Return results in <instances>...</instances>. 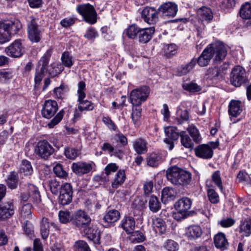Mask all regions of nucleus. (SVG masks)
Returning <instances> with one entry per match:
<instances>
[{
	"mask_svg": "<svg viewBox=\"0 0 251 251\" xmlns=\"http://www.w3.org/2000/svg\"><path fill=\"white\" fill-rule=\"evenodd\" d=\"M227 50L226 46L220 42H216L209 45L198 58L195 59L200 66L205 67L209 64L212 57L214 62L218 63L225 58Z\"/></svg>",
	"mask_w": 251,
	"mask_h": 251,
	"instance_id": "obj_1",
	"label": "nucleus"
},
{
	"mask_svg": "<svg viewBox=\"0 0 251 251\" xmlns=\"http://www.w3.org/2000/svg\"><path fill=\"white\" fill-rule=\"evenodd\" d=\"M166 177L171 183L177 186H186L191 181V173L185 170L174 166L168 169Z\"/></svg>",
	"mask_w": 251,
	"mask_h": 251,
	"instance_id": "obj_2",
	"label": "nucleus"
},
{
	"mask_svg": "<svg viewBox=\"0 0 251 251\" xmlns=\"http://www.w3.org/2000/svg\"><path fill=\"white\" fill-rule=\"evenodd\" d=\"M91 218L84 211L78 210L73 215V225L84 233H88Z\"/></svg>",
	"mask_w": 251,
	"mask_h": 251,
	"instance_id": "obj_3",
	"label": "nucleus"
},
{
	"mask_svg": "<svg viewBox=\"0 0 251 251\" xmlns=\"http://www.w3.org/2000/svg\"><path fill=\"white\" fill-rule=\"evenodd\" d=\"M76 10L86 22L90 24L97 22V12L92 5L89 3L79 4Z\"/></svg>",
	"mask_w": 251,
	"mask_h": 251,
	"instance_id": "obj_4",
	"label": "nucleus"
},
{
	"mask_svg": "<svg viewBox=\"0 0 251 251\" xmlns=\"http://www.w3.org/2000/svg\"><path fill=\"white\" fill-rule=\"evenodd\" d=\"M150 88L147 86H142L133 90L130 94V102L132 105H140L145 101L150 94Z\"/></svg>",
	"mask_w": 251,
	"mask_h": 251,
	"instance_id": "obj_5",
	"label": "nucleus"
},
{
	"mask_svg": "<svg viewBox=\"0 0 251 251\" xmlns=\"http://www.w3.org/2000/svg\"><path fill=\"white\" fill-rule=\"evenodd\" d=\"M54 151V148L46 140L40 141L34 148V152L36 155L44 160H47Z\"/></svg>",
	"mask_w": 251,
	"mask_h": 251,
	"instance_id": "obj_6",
	"label": "nucleus"
},
{
	"mask_svg": "<svg viewBox=\"0 0 251 251\" xmlns=\"http://www.w3.org/2000/svg\"><path fill=\"white\" fill-rule=\"evenodd\" d=\"M38 19L30 16L27 20L28 38L32 42H39L41 39V33L38 28Z\"/></svg>",
	"mask_w": 251,
	"mask_h": 251,
	"instance_id": "obj_7",
	"label": "nucleus"
},
{
	"mask_svg": "<svg viewBox=\"0 0 251 251\" xmlns=\"http://www.w3.org/2000/svg\"><path fill=\"white\" fill-rule=\"evenodd\" d=\"M219 145L216 142H211L208 144H202L198 146L195 149L196 155L203 159H209L213 155V150Z\"/></svg>",
	"mask_w": 251,
	"mask_h": 251,
	"instance_id": "obj_8",
	"label": "nucleus"
},
{
	"mask_svg": "<svg viewBox=\"0 0 251 251\" xmlns=\"http://www.w3.org/2000/svg\"><path fill=\"white\" fill-rule=\"evenodd\" d=\"M5 51L9 56L18 58L22 56L25 52L23 41L17 39L5 48Z\"/></svg>",
	"mask_w": 251,
	"mask_h": 251,
	"instance_id": "obj_9",
	"label": "nucleus"
},
{
	"mask_svg": "<svg viewBox=\"0 0 251 251\" xmlns=\"http://www.w3.org/2000/svg\"><path fill=\"white\" fill-rule=\"evenodd\" d=\"M246 79V71L240 66L234 67L230 74V82L235 87H239L244 83Z\"/></svg>",
	"mask_w": 251,
	"mask_h": 251,
	"instance_id": "obj_10",
	"label": "nucleus"
},
{
	"mask_svg": "<svg viewBox=\"0 0 251 251\" xmlns=\"http://www.w3.org/2000/svg\"><path fill=\"white\" fill-rule=\"evenodd\" d=\"M192 205V201L190 199L184 197L176 202L175 208L178 214H180L181 218H185L188 215L189 210Z\"/></svg>",
	"mask_w": 251,
	"mask_h": 251,
	"instance_id": "obj_11",
	"label": "nucleus"
},
{
	"mask_svg": "<svg viewBox=\"0 0 251 251\" xmlns=\"http://www.w3.org/2000/svg\"><path fill=\"white\" fill-rule=\"evenodd\" d=\"M58 110V104L56 101L48 100L43 104L41 114L43 117L50 119L54 115Z\"/></svg>",
	"mask_w": 251,
	"mask_h": 251,
	"instance_id": "obj_12",
	"label": "nucleus"
},
{
	"mask_svg": "<svg viewBox=\"0 0 251 251\" xmlns=\"http://www.w3.org/2000/svg\"><path fill=\"white\" fill-rule=\"evenodd\" d=\"M167 136L164 141L168 145L169 150H172L174 148V141H176L179 136V132L178 129L175 126L167 127L165 129Z\"/></svg>",
	"mask_w": 251,
	"mask_h": 251,
	"instance_id": "obj_13",
	"label": "nucleus"
},
{
	"mask_svg": "<svg viewBox=\"0 0 251 251\" xmlns=\"http://www.w3.org/2000/svg\"><path fill=\"white\" fill-rule=\"evenodd\" d=\"M159 12L154 7H146L143 9L141 16L147 23L153 24L158 21Z\"/></svg>",
	"mask_w": 251,
	"mask_h": 251,
	"instance_id": "obj_14",
	"label": "nucleus"
},
{
	"mask_svg": "<svg viewBox=\"0 0 251 251\" xmlns=\"http://www.w3.org/2000/svg\"><path fill=\"white\" fill-rule=\"evenodd\" d=\"M14 211L13 200H9L0 204V221L10 218L14 214Z\"/></svg>",
	"mask_w": 251,
	"mask_h": 251,
	"instance_id": "obj_15",
	"label": "nucleus"
},
{
	"mask_svg": "<svg viewBox=\"0 0 251 251\" xmlns=\"http://www.w3.org/2000/svg\"><path fill=\"white\" fill-rule=\"evenodd\" d=\"M51 226L55 230L58 231L60 228L58 225L54 222L50 223L49 219L46 217H43L40 222V233L43 239H46L49 235L50 226Z\"/></svg>",
	"mask_w": 251,
	"mask_h": 251,
	"instance_id": "obj_16",
	"label": "nucleus"
},
{
	"mask_svg": "<svg viewBox=\"0 0 251 251\" xmlns=\"http://www.w3.org/2000/svg\"><path fill=\"white\" fill-rule=\"evenodd\" d=\"M159 12H161L163 16L167 17H174L178 10L177 5L173 2H168L161 4L158 9Z\"/></svg>",
	"mask_w": 251,
	"mask_h": 251,
	"instance_id": "obj_17",
	"label": "nucleus"
},
{
	"mask_svg": "<svg viewBox=\"0 0 251 251\" xmlns=\"http://www.w3.org/2000/svg\"><path fill=\"white\" fill-rule=\"evenodd\" d=\"M73 171L77 175L82 176L89 173L92 169V165L83 162L73 163L72 166Z\"/></svg>",
	"mask_w": 251,
	"mask_h": 251,
	"instance_id": "obj_18",
	"label": "nucleus"
},
{
	"mask_svg": "<svg viewBox=\"0 0 251 251\" xmlns=\"http://www.w3.org/2000/svg\"><path fill=\"white\" fill-rule=\"evenodd\" d=\"M1 22L11 36L17 34L22 28L21 22L17 19Z\"/></svg>",
	"mask_w": 251,
	"mask_h": 251,
	"instance_id": "obj_19",
	"label": "nucleus"
},
{
	"mask_svg": "<svg viewBox=\"0 0 251 251\" xmlns=\"http://www.w3.org/2000/svg\"><path fill=\"white\" fill-rule=\"evenodd\" d=\"M151 226L159 234H162L166 231L167 226L165 221L160 217H153L151 218Z\"/></svg>",
	"mask_w": 251,
	"mask_h": 251,
	"instance_id": "obj_20",
	"label": "nucleus"
},
{
	"mask_svg": "<svg viewBox=\"0 0 251 251\" xmlns=\"http://www.w3.org/2000/svg\"><path fill=\"white\" fill-rule=\"evenodd\" d=\"M242 111L243 105L240 100H232L230 101L228 110L230 116L237 117L241 114Z\"/></svg>",
	"mask_w": 251,
	"mask_h": 251,
	"instance_id": "obj_21",
	"label": "nucleus"
},
{
	"mask_svg": "<svg viewBox=\"0 0 251 251\" xmlns=\"http://www.w3.org/2000/svg\"><path fill=\"white\" fill-rule=\"evenodd\" d=\"M155 32V28L153 26L148 28H140L138 39L141 43H147L150 41L152 38V35Z\"/></svg>",
	"mask_w": 251,
	"mask_h": 251,
	"instance_id": "obj_22",
	"label": "nucleus"
},
{
	"mask_svg": "<svg viewBox=\"0 0 251 251\" xmlns=\"http://www.w3.org/2000/svg\"><path fill=\"white\" fill-rule=\"evenodd\" d=\"M148 143L147 141L141 138H138L133 142V148L139 155L145 154L148 151Z\"/></svg>",
	"mask_w": 251,
	"mask_h": 251,
	"instance_id": "obj_23",
	"label": "nucleus"
},
{
	"mask_svg": "<svg viewBox=\"0 0 251 251\" xmlns=\"http://www.w3.org/2000/svg\"><path fill=\"white\" fill-rule=\"evenodd\" d=\"M135 225V221L131 216L125 217L121 221V227L127 233L131 234L133 231Z\"/></svg>",
	"mask_w": 251,
	"mask_h": 251,
	"instance_id": "obj_24",
	"label": "nucleus"
},
{
	"mask_svg": "<svg viewBox=\"0 0 251 251\" xmlns=\"http://www.w3.org/2000/svg\"><path fill=\"white\" fill-rule=\"evenodd\" d=\"M26 193L31 197V201L38 204L41 202V196L38 188L34 185L28 184L26 186Z\"/></svg>",
	"mask_w": 251,
	"mask_h": 251,
	"instance_id": "obj_25",
	"label": "nucleus"
},
{
	"mask_svg": "<svg viewBox=\"0 0 251 251\" xmlns=\"http://www.w3.org/2000/svg\"><path fill=\"white\" fill-rule=\"evenodd\" d=\"M162 159L161 154L155 152L148 154L146 158L147 165L152 167H157L162 162Z\"/></svg>",
	"mask_w": 251,
	"mask_h": 251,
	"instance_id": "obj_26",
	"label": "nucleus"
},
{
	"mask_svg": "<svg viewBox=\"0 0 251 251\" xmlns=\"http://www.w3.org/2000/svg\"><path fill=\"white\" fill-rule=\"evenodd\" d=\"M202 233V230L200 226L194 225L186 228L185 235L189 239L194 240L200 238Z\"/></svg>",
	"mask_w": 251,
	"mask_h": 251,
	"instance_id": "obj_27",
	"label": "nucleus"
},
{
	"mask_svg": "<svg viewBox=\"0 0 251 251\" xmlns=\"http://www.w3.org/2000/svg\"><path fill=\"white\" fill-rule=\"evenodd\" d=\"M189 119V113L187 109L182 106L177 107L176 110V122L178 125H181Z\"/></svg>",
	"mask_w": 251,
	"mask_h": 251,
	"instance_id": "obj_28",
	"label": "nucleus"
},
{
	"mask_svg": "<svg viewBox=\"0 0 251 251\" xmlns=\"http://www.w3.org/2000/svg\"><path fill=\"white\" fill-rule=\"evenodd\" d=\"M197 13L198 17L201 20L207 23L210 22L213 18L211 10L206 7L203 6L199 9Z\"/></svg>",
	"mask_w": 251,
	"mask_h": 251,
	"instance_id": "obj_29",
	"label": "nucleus"
},
{
	"mask_svg": "<svg viewBox=\"0 0 251 251\" xmlns=\"http://www.w3.org/2000/svg\"><path fill=\"white\" fill-rule=\"evenodd\" d=\"M120 212L115 209L108 211L103 218V222L106 224L104 226H108L109 224L116 222L120 218Z\"/></svg>",
	"mask_w": 251,
	"mask_h": 251,
	"instance_id": "obj_30",
	"label": "nucleus"
},
{
	"mask_svg": "<svg viewBox=\"0 0 251 251\" xmlns=\"http://www.w3.org/2000/svg\"><path fill=\"white\" fill-rule=\"evenodd\" d=\"M19 180L17 173L15 172H11L7 176L5 182L9 189L13 190L18 188Z\"/></svg>",
	"mask_w": 251,
	"mask_h": 251,
	"instance_id": "obj_31",
	"label": "nucleus"
},
{
	"mask_svg": "<svg viewBox=\"0 0 251 251\" xmlns=\"http://www.w3.org/2000/svg\"><path fill=\"white\" fill-rule=\"evenodd\" d=\"M18 172L24 176H29L32 174L33 168L31 162L27 160H23L20 166Z\"/></svg>",
	"mask_w": 251,
	"mask_h": 251,
	"instance_id": "obj_32",
	"label": "nucleus"
},
{
	"mask_svg": "<svg viewBox=\"0 0 251 251\" xmlns=\"http://www.w3.org/2000/svg\"><path fill=\"white\" fill-rule=\"evenodd\" d=\"M50 56L51 50H49L38 61L36 68L47 72Z\"/></svg>",
	"mask_w": 251,
	"mask_h": 251,
	"instance_id": "obj_33",
	"label": "nucleus"
},
{
	"mask_svg": "<svg viewBox=\"0 0 251 251\" xmlns=\"http://www.w3.org/2000/svg\"><path fill=\"white\" fill-rule=\"evenodd\" d=\"M214 242L217 248L224 249L226 248L228 242L225 235L223 233H219L214 238Z\"/></svg>",
	"mask_w": 251,
	"mask_h": 251,
	"instance_id": "obj_34",
	"label": "nucleus"
},
{
	"mask_svg": "<svg viewBox=\"0 0 251 251\" xmlns=\"http://www.w3.org/2000/svg\"><path fill=\"white\" fill-rule=\"evenodd\" d=\"M126 176L124 170H119L116 174L113 181L112 183V187L113 188H117L122 185L125 181Z\"/></svg>",
	"mask_w": 251,
	"mask_h": 251,
	"instance_id": "obj_35",
	"label": "nucleus"
},
{
	"mask_svg": "<svg viewBox=\"0 0 251 251\" xmlns=\"http://www.w3.org/2000/svg\"><path fill=\"white\" fill-rule=\"evenodd\" d=\"M78 110L82 112L84 111H92L95 107V104L87 100L81 99H77Z\"/></svg>",
	"mask_w": 251,
	"mask_h": 251,
	"instance_id": "obj_36",
	"label": "nucleus"
},
{
	"mask_svg": "<svg viewBox=\"0 0 251 251\" xmlns=\"http://www.w3.org/2000/svg\"><path fill=\"white\" fill-rule=\"evenodd\" d=\"M240 232L244 236H249L251 234V218L245 219L240 225Z\"/></svg>",
	"mask_w": 251,
	"mask_h": 251,
	"instance_id": "obj_37",
	"label": "nucleus"
},
{
	"mask_svg": "<svg viewBox=\"0 0 251 251\" xmlns=\"http://www.w3.org/2000/svg\"><path fill=\"white\" fill-rule=\"evenodd\" d=\"M180 137L181 145L187 149H191L194 147V144L189 137L185 131H181L179 132Z\"/></svg>",
	"mask_w": 251,
	"mask_h": 251,
	"instance_id": "obj_38",
	"label": "nucleus"
},
{
	"mask_svg": "<svg viewBox=\"0 0 251 251\" xmlns=\"http://www.w3.org/2000/svg\"><path fill=\"white\" fill-rule=\"evenodd\" d=\"M196 63V59L195 58H193L188 64L181 65L177 69L178 75H186L194 67Z\"/></svg>",
	"mask_w": 251,
	"mask_h": 251,
	"instance_id": "obj_39",
	"label": "nucleus"
},
{
	"mask_svg": "<svg viewBox=\"0 0 251 251\" xmlns=\"http://www.w3.org/2000/svg\"><path fill=\"white\" fill-rule=\"evenodd\" d=\"M142 108L140 105H132L131 118L135 125H139L141 117Z\"/></svg>",
	"mask_w": 251,
	"mask_h": 251,
	"instance_id": "obj_40",
	"label": "nucleus"
},
{
	"mask_svg": "<svg viewBox=\"0 0 251 251\" xmlns=\"http://www.w3.org/2000/svg\"><path fill=\"white\" fill-rule=\"evenodd\" d=\"M187 130L195 142L199 143L201 142L202 138L199 130L196 126L193 125H190L187 128Z\"/></svg>",
	"mask_w": 251,
	"mask_h": 251,
	"instance_id": "obj_41",
	"label": "nucleus"
},
{
	"mask_svg": "<svg viewBox=\"0 0 251 251\" xmlns=\"http://www.w3.org/2000/svg\"><path fill=\"white\" fill-rule=\"evenodd\" d=\"M211 177L212 181L222 192L223 191V186L220 171L219 170L214 171L212 174Z\"/></svg>",
	"mask_w": 251,
	"mask_h": 251,
	"instance_id": "obj_42",
	"label": "nucleus"
},
{
	"mask_svg": "<svg viewBox=\"0 0 251 251\" xmlns=\"http://www.w3.org/2000/svg\"><path fill=\"white\" fill-rule=\"evenodd\" d=\"M11 36L5 28L3 24L0 22V44H3L9 41Z\"/></svg>",
	"mask_w": 251,
	"mask_h": 251,
	"instance_id": "obj_43",
	"label": "nucleus"
},
{
	"mask_svg": "<svg viewBox=\"0 0 251 251\" xmlns=\"http://www.w3.org/2000/svg\"><path fill=\"white\" fill-rule=\"evenodd\" d=\"M161 203L156 196H152L149 201V206L150 209L153 212H156L161 208Z\"/></svg>",
	"mask_w": 251,
	"mask_h": 251,
	"instance_id": "obj_44",
	"label": "nucleus"
},
{
	"mask_svg": "<svg viewBox=\"0 0 251 251\" xmlns=\"http://www.w3.org/2000/svg\"><path fill=\"white\" fill-rule=\"evenodd\" d=\"M240 16L244 19H251V4L246 3L240 9Z\"/></svg>",
	"mask_w": 251,
	"mask_h": 251,
	"instance_id": "obj_45",
	"label": "nucleus"
},
{
	"mask_svg": "<svg viewBox=\"0 0 251 251\" xmlns=\"http://www.w3.org/2000/svg\"><path fill=\"white\" fill-rule=\"evenodd\" d=\"M58 218L62 224H67L70 221L73 224V216L69 211H60L58 213Z\"/></svg>",
	"mask_w": 251,
	"mask_h": 251,
	"instance_id": "obj_46",
	"label": "nucleus"
},
{
	"mask_svg": "<svg viewBox=\"0 0 251 251\" xmlns=\"http://www.w3.org/2000/svg\"><path fill=\"white\" fill-rule=\"evenodd\" d=\"M84 233L87 235V238L90 240L92 241L95 244H100V235L99 232L97 230H92L90 227L88 232Z\"/></svg>",
	"mask_w": 251,
	"mask_h": 251,
	"instance_id": "obj_47",
	"label": "nucleus"
},
{
	"mask_svg": "<svg viewBox=\"0 0 251 251\" xmlns=\"http://www.w3.org/2000/svg\"><path fill=\"white\" fill-rule=\"evenodd\" d=\"M140 28L135 25H130L126 30V34L130 39H135L138 37Z\"/></svg>",
	"mask_w": 251,
	"mask_h": 251,
	"instance_id": "obj_48",
	"label": "nucleus"
},
{
	"mask_svg": "<svg viewBox=\"0 0 251 251\" xmlns=\"http://www.w3.org/2000/svg\"><path fill=\"white\" fill-rule=\"evenodd\" d=\"M177 46L175 44L166 45L163 47L164 54L168 57L175 54L176 52Z\"/></svg>",
	"mask_w": 251,
	"mask_h": 251,
	"instance_id": "obj_49",
	"label": "nucleus"
},
{
	"mask_svg": "<svg viewBox=\"0 0 251 251\" xmlns=\"http://www.w3.org/2000/svg\"><path fill=\"white\" fill-rule=\"evenodd\" d=\"M31 208L32 205L30 203L24 205L21 210V217L25 219H30L32 216Z\"/></svg>",
	"mask_w": 251,
	"mask_h": 251,
	"instance_id": "obj_50",
	"label": "nucleus"
},
{
	"mask_svg": "<svg viewBox=\"0 0 251 251\" xmlns=\"http://www.w3.org/2000/svg\"><path fill=\"white\" fill-rule=\"evenodd\" d=\"M163 247L167 251H177L178 250V244L174 240L168 239L166 241Z\"/></svg>",
	"mask_w": 251,
	"mask_h": 251,
	"instance_id": "obj_51",
	"label": "nucleus"
},
{
	"mask_svg": "<svg viewBox=\"0 0 251 251\" xmlns=\"http://www.w3.org/2000/svg\"><path fill=\"white\" fill-rule=\"evenodd\" d=\"M23 228L25 232V234L30 239L34 236L33 226L32 225L26 220L23 225Z\"/></svg>",
	"mask_w": 251,
	"mask_h": 251,
	"instance_id": "obj_52",
	"label": "nucleus"
},
{
	"mask_svg": "<svg viewBox=\"0 0 251 251\" xmlns=\"http://www.w3.org/2000/svg\"><path fill=\"white\" fill-rule=\"evenodd\" d=\"M75 251H91L87 243L83 240H78L75 242Z\"/></svg>",
	"mask_w": 251,
	"mask_h": 251,
	"instance_id": "obj_53",
	"label": "nucleus"
},
{
	"mask_svg": "<svg viewBox=\"0 0 251 251\" xmlns=\"http://www.w3.org/2000/svg\"><path fill=\"white\" fill-rule=\"evenodd\" d=\"M174 192L172 188H164L162 191V199L166 201H171L174 199Z\"/></svg>",
	"mask_w": 251,
	"mask_h": 251,
	"instance_id": "obj_54",
	"label": "nucleus"
},
{
	"mask_svg": "<svg viewBox=\"0 0 251 251\" xmlns=\"http://www.w3.org/2000/svg\"><path fill=\"white\" fill-rule=\"evenodd\" d=\"M77 99L81 100L86 97V84L83 81H80L77 84Z\"/></svg>",
	"mask_w": 251,
	"mask_h": 251,
	"instance_id": "obj_55",
	"label": "nucleus"
},
{
	"mask_svg": "<svg viewBox=\"0 0 251 251\" xmlns=\"http://www.w3.org/2000/svg\"><path fill=\"white\" fill-rule=\"evenodd\" d=\"M61 60L63 64L66 67L70 68L73 65L72 56L69 52H64L61 56Z\"/></svg>",
	"mask_w": 251,
	"mask_h": 251,
	"instance_id": "obj_56",
	"label": "nucleus"
},
{
	"mask_svg": "<svg viewBox=\"0 0 251 251\" xmlns=\"http://www.w3.org/2000/svg\"><path fill=\"white\" fill-rule=\"evenodd\" d=\"M131 234H132L130 237V240L133 243L142 242L144 241L145 239L144 234L140 231H133Z\"/></svg>",
	"mask_w": 251,
	"mask_h": 251,
	"instance_id": "obj_57",
	"label": "nucleus"
},
{
	"mask_svg": "<svg viewBox=\"0 0 251 251\" xmlns=\"http://www.w3.org/2000/svg\"><path fill=\"white\" fill-rule=\"evenodd\" d=\"M64 153L67 158L72 160L75 159L78 155L77 150L70 147L65 148Z\"/></svg>",
	"mask_w": 251,
	"mask_h": 251,
	"instance_id": "obj_58",
	"label": "nucleus"
},
{
	"mask_svg": "<svg viewBox=\"0 0 251 251\" xmlns=\"http://www.w3.org/2000/svg\"><path fill=\"white\" fill-rule=\"evenodd\" d=\"M54 174L58 177L61 178L66 177L68 174L64 171L60 164H57L53 168Z\"/></svg>",
	"mask_w": 251,
	"mask_h": 251,
	"instance_id": "obj_59",
	"label": "nucleus"
},
{
	"mask_svg": "<svg viewBox=\"0 0 251 251\" xmlns=\"http://www.w3.org/2000/svg\"><path fill=\"white\" fill-rule=\"evenodd\" d=\"M64 115V112L60 111L48 124L49 128H53L55 125L58 124L62 120Z\"/></svg>",
	"mask_w": 251,
	"mask_h": 251,
	"instance_id": "obj_60",
	"label": "nucleus"
},
{
	"mask_svg": "<svg viewBox=\"0 0 251 251\" xmlns=\"http://www.w3.org/2000/svg\"><path fill=\"white\" fill-rule=\"evenodd\" d=\"M207 195L209 201L212 203H217L219 202V195L213 189H209L208 190Z\"/></svg>",
	"mask_w": 251,
	"mask_h": 251,
	"instance_id": "obj_61",
	"label": "nucleus"
},
{
	"mask_svg": "<svg viewBox=\"0 0 251 251\" xmlns=\"http://www.w3.org/2000/svg\"><path fill=\"white\" fill-rule=\"evenodd\" d=\"M229 67V64L228 62L224 63L217 70L216 76L219 78H223L224 75L226 73L227 70Z\"/></svg>",
	"mask_w": 251,
	"mask_h": 251,
	"instance_id": "obj_62",
	"label": "nucleus"
},
{
	"mask_svg": "<svg viewBox=\"0 0 251 251\" xmlns=\"http://www.w3.org/2000/svg\"><path fill=\"white\" fill-rule=\"evenodd\" d=\"M118 168L119 167L116 163H109L105 166L104 169V172L106 176H108L111 175L112 173L116 172Z\"/></svg>",
	"mask_w": 251,
	"mask_h": 251,
	"instance_id": "obj_63",
	"label": "nucleus"
},
{
	"mask_svg": "<svg viewBox=\"0 0 251 251\" xmlns=\"http://www.w3.org/2000/svg\"><path fill=\"white\" fill-rule=\"evenodd\" d=\"M44 71L36 68L35 74L34 76V82L35 85H38L40 84L43 77L45 75V73Z\"/></svg>",
	"mask_w": 251,
	"mask_h": 251,
	"instance_id": "obj_64",
	"label": "nucleus"
}]
</instances>
